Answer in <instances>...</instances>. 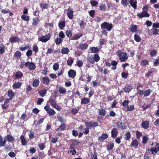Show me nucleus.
I'll return each mask as SVG.
<instances>
[{
    "label": "nucleus",
    "mask_w": 159,
    "mask_h": 159,
    "mask_svg": "<svg viewBox=\"0 0 159 159\" xmlns=\"http://www.w3.org/2000/svg\"><path fill=\"white\" fill-rule=\"evenodd\" d=\"M116 53V54L118 57L120 62H124L128 60V57L126 52H122L121 50H118Z\"/></svg>",
    "instance_id": "f257e3e1"
},
{
    "label": "nucleus",
    "mask_w": 159,
    "mask_h": 159,
    "mask_svg": "<svg viewBox=\"0 0 159 159\" xmlns=\"http://www.w3.org/2000/svg\"><path fill=\"white\" fill-rule=\"evenodd\" d=\"M143 11L140 13H138L137 16L140 18L143 17H148L150 14L148 13V6H145L143 8Z\"/></svg>",
    "instance_id": "f03ea898"
},
{
    "label": "nucleus",
    "mask_w": 159,
    "mask_h": 159,
    "mask_svg": "<svg viewBox=\"0 0 159 159\" xmlns=\"http://www.w3.org/2000/svg\"><path fill=\"white\" fill-rule=\"evenodd\" d=\"M101 29L107 30L108 31H110L113 28V25L111 24L104 22L102 23L101 25Z\"/></svg>",
    "instance_id": "7ed1b4c3"
},
{
    "label": "nucleus",
    "mask_w": 159,
    "mask_h": 159,
    "mask_svg": "<svg viewBox=\"0 0 159 159\" xmlns=\"http://www.w3.org/2000/svg\"><path fill=\"white\" fill-rule=\"evenodd\" d=\"M51 37V34H48L44 36L43 35L40 37V41L46 42L48 41Z\"/></svg>",
    "instance_id": "20e7f679"
},
{
    "label": "nucleus",
    "mask_w": 159,
    "mask_h": 159,
    "mask_svg": "<svg viewBox=\"0 0 159 159\" xmlns=\"http://www.w3.org/2000/svg\"><path fill=\"white\" fill-rule=\"evenodd\" d=\"M44 109L50 115L53 116L56 114L55 111L51 109L48 106L44 107Z\"/></svg>",
    "instance_id": "39448f33"
},
{
    "label": "nucleus",
    "mask_w": 159,
    "mask_h": 159,
    "mask_svg": "<svg viewBox=\"0 0 159 159\" xmlns=\"http://www.w3.org/2000/svg\"><path fill=\"white\" fill-rule=\"evenodd\" d=\"M156 145L154 148H151L150 150V151L153 154L157 153L159 151V144L158 143H156Z\"/></svg>",
    "instance_id": "423d86ee"
},
{
    "label": "nucleus",
    "mask_w": 159,
    "mask_h": 159,
    "mask_svg": "<svg viewBox=\"0 0 159 159\" xmlns=\"http://www.w3.org/2000/svg\"><path fill=\"white\" fill-rule=\"evenodd\" d=\"M67 11V15L68 17L70 19H72L73 17V10L70 8H68L66 10Z\"/></svg>",
    "instance_id": "0eeeda50"
},
{
    "label": "nucleus",
    "mask_w": 159,
    "mask_h": 159,
    "mask_svg": "<svg viewBox=\"0 0 159 159\" xmlns=\"http://www.w3.org/2000/svg\"><path fill=\"white\" fill-rule=\"evenodd\" d=\"M108 137V135L105 133H102L101 135L98 138V140L100 142H102L104 140L107 139Z\"/></svg>",
    "instance_id": "6e6552de"
},
{
    "label": "nucleus",
    "mask_w": 159,
    "mask_h": 159,
    "mask_svg": "<svg viewBox=\"0 0 159 159\" xmlns=\"http://www.w3.org/2000/svg\"><path fill=\"white\" fill-rule=\"evenodd\" d=\"M68 74L69 77L73 78L76 75V72L75 70L71 69L68 72Z\"/></svg>",
    "instance_id": "1a4fd4ad"
},
{
    "label": "nucleus",
    "mask_w": 159,
    "mask_h": 159,
    "mask_svg": "<svg viewBox=\"0 0 159 159\" xmlns=\"http://www.w3.org/2000/svg\"><path fill=\"white\" fill-rule=\"evenodd\" d=\"M118 134L117 129L116 128H114L111 131V137L114 139L117 136Z\"/></svg>",
    "instance_id": "9d476101"
},
{
    "label": "nucleus",
    "mask_w": 159,
    "mask_h": 159,
    "mask_svg": "<svg viewBox=\"0 0 159 159\" xmlns=\"http://www.w3.org/2000/svg\"><path fill=\"white\" fill-rule=\"evenodd\" d=\"M20 139L21 141V144L22 146H25L28 143V141L26 139L24 136L22 135L20 137Z\"/></svg>",
    "instance_id": "9b49d317"
},
{
    "label": "nucleus",
    "mask_w": 159,
    "mask_h": 159,
    "mask_svg": "<svg viewBox=\"0 0 159 159\" xmlns=\"http://www.w3.org/2000/svg\"><path fill=\"white\" fill-rule=\"evenodd\" d=\"M5 138L9 142H12L15 140L14 137L10 134L7 135Z\"/></svg>",
    "instance_id": "f8f14e48"
},
{
    "label": "nucleus",
    "mask_w": 159,
    "mask_h": 159,
    "mask_svg": "<svg viewBox=\"0 0 159 159\" xmlns=\"http://www.w3.org/2000/svg\"><path fill=\"white\" fill-rule=\"evenodd\" d=\"M66 22L64 20H60L58 23V26L60 30H62L65 26Z\"/></svg>",
    "instance_id": "ddd939ff"
},
{
    "label": "nucleus",
    "mask_w": 159,
    "mask_h": 159,
    "mask_svg": "<svg viewBox=\"0 0 159 159\" xmlns=\"http://www.w3.org/2000/svg\"><path fill=\"white\" fill-rule=\"evenodd\" d=\"M129 2L133 7L134 9L136 8L137 2L136 0H129Z\"/></svg>",
    "instance_id": "4468645a"
},
{
    "label": "nucleus",
    "mask_w": 159,
    "mask_h": 159,
    "mask_svg": "<svg viewBox=\"0 0 159 159\" xmlns=\"http://www.w3.org/2000/svg\"><path fill=\"white\" fill-rule=\"evenodd\" d=\"M142 127L144 129H147L149 126V122L148 121H144L142 124Z\"/></svg>",
    "instance_id": "2eb2a0df"
},
{
    "label": "nucleus",
    "mask_w": 159,
    "mask_h": 159,
    "mask_svg": "<svg viewBox=\"0 0 159 159\" xmlns=\"http://www.w3.org/2000/svg\"><path fill=\"white\" fill-rule=\"evenodd\" d=\"M139 144V142L137 139H134L133 140L131 143V145L132 146L134 147L135 148H136Z\"/></svg>",
    "instance_id": "dca6fc26"
},
{
    "label": "nucleus",
    "mask_w": 159,
    "mask_h": 159,
    "mask_svg": "<svg viewBox=\"0 0 159 159\" xmlns=\"http://www.w3.org/2000/svg\"><path fill=\"white\" fill-rule=\"evenodd\" d=\"M58 91L60 93L64 94L66 92V90L65 88L61 86H60L58 88Z\"/></svg>",
    "instance_id": "f3484780"
},
{
    "label": "nucleus",
    "mask_w": 159,
    "mask_h": 159,
    "mask_svg": "<svg viewBox=\"0 0 159 159\" xmlns=\"http://www.w3.org/2000/svg\"><path fill=\"white\" fill-rule=\"evenodd\" d=\"M133 89L132 86L131 85H126L124 88V91L126 93L129 92Z\"/></svg>",
    "instance_id": "a211bd4d"
},
{
    "label": "nucleus",
    "mask_w": 159,
    "mask_h": 159,
    "mask_svg": "<svg viewBox=\"0 0 159 159\" xmlns=\"http://www.w3.org/2000/svg\"><path fill=\"white\" fill-rule=\"evenodd\" d=\"M9 40L10 42H19L20 39L17 36L15 37H11L9 38Z\"/></svg>",
    "instance_id": "6ab92c4d"
},
{
    "label": "nucleus",
    "mask_w": 159,
    "mask_h": 159,
    "mask_svg": "<svg viewBox=\"0 0 159 159\" xmlns=\"http://www.w3.org/2000/svg\"><path fill=\"white\" fill-rule=\"evenodd\" d=\"M89 99L86 98H84L81 100V104H87L89 103Z\"/></svg>",
    "instance_id": "aec40b11"
},
{
    "label": "nucleus",
    "mask_w": 159,
    "mask_h": 159,
    "mask_svg": "<svg viewBox=\"0 0 159 159\" xmlns=\"http://www.w3.org/2000/svg\"><path fill=\"white\" fill-rule=\"evenodd\" d=\"M114 143L112 142L108 143L107 146V150H112L114 147Z\"/></svg>",
    "instance_id": "412c9836"
},
{
    "label": "nucleus",
    "mask_w": 159,
    "mask_h": 159,
    "mask_svg": "<svg viewBox=\"0 0 159 159\" xmlns=\"http://www.w3.org/2000/svg\"><path fill=\"white\" fill-rule=\"evenodd\" d=\"M137 29V25H132L129 29V30L133 32H136Z\"/></svg>",
    "instance_id": "4be33fe9"
},
{
    "label": "nucleus",
    "mask_w": 159,
    "mask_h": 159,
    "mask_svg": "<svg viewBox=\"0 0 159 159\" xmlns=\"http://www.w3.org/2000/svg\"><path fill=\"white\" fill-rule=\"evenodd\" d=\"M61 53L63 54H67L69 51V48L67 47L62 48L61 50Z\"/></svg>",
    "instance_id": "5701e85b"
},
{
    "label": "nucleus",
    "mask_w": 159,
    "mask_h": 159,
    "mask_svg": "<svg viewBox=\"0 0 159 159\" xmlns=\"http://www.w3.org/2000/svg\"><path fill=\"white\" fill-rule=\"evenodd\" d=\"M22 85V84L20 82H18L15 83L13 85V88L14 89H18Z\"/></svg>",
    "instance_id": "b1692460"
},
{
    "label": "nucleus",
    "mask_w": 159,
    "mask_h": 159,
    "mask_svg": "<svg viewBox=\"0 0 159 159\" xmlns=\"http://www.w3.org/2000/svg\"><path fill=\"white\" fill-rule=\"evenodd\" d=\"M23 76V75L22 72L18 71L16 73L15 78L16 79H18L22 77Z\"/></svg>",
    "instance_id": "393cba45"
},
{
    "label": "nucleus",
    "mask_w": 159,
    "mask_h": 159,
    "mask_svg": "<svg viewBox=\"0 0 159 159\" xmlns=\"http://www.w3.org/2000/svg\"><path fill=\"white\" fill-rule=\"evenodd\" d=\"M124 139L125 140H127L129 139L131 137V134L130 132H126L124 135Z\"/></svg>",
    "instance_id": "a878e982"
},
{
    "label": "nucleus",
    "mask_w": 159,
    "mask_h": 159,
    "mask_svg": "<svg viewBox=\"0 0 159 159\" xmlns=\"http://www.w3.org/2000/svg\"><path fill=\"white\" fill-rule=\"evenodd\" d=\"M66 127V125L64 124H62L59 126V128L57 129V130L61 131L65 129Z\"/></svg>",
    "instance_id": "bb28decb"
},
{
    "label": "nucleus",
    "mask_w": 159,
    "mask_h": 159,
    "mask_svg": "<svg viewBox=\"0 0 159 159\" xmlns=\"http://www.w3.org/2000/svg\"><path fill=\"white\" fill-rule=\"evenodd\" d=\"M43 81L44 84H48L49 83L50 80L48 77H45L43 78Z\"/></svg>",
    "instance_id": "cd10ccee"
},
{
    "label": "nucleus",
    "mask_w": 159,
    "mask_h": 159,
    "mask_svg": "<svg viewBox=\"0 0 159 159\" xmlns=\"http://www.w3.org/2000/svg\"><path fill=\"white\" fill-rule=\"evenodd\" d=\"M8 100H5L4 104L2 105V108L4 109H7L8 107Z\"/></svg>",
    "instance_id": "c85d7f7f"
},
{
    "label": "nucleus",
    "mask_w": 159,
    "mask_h": 159,
    "mask_svg": "<svg viewBox=\"0 0 159 159\" xmlns=\"http://www.w3.org/2000/svg\"><path fill=\"white\" fill-rule=\"evenodd\" d=\"M152 92V90L151 89H148L144 91V95L145 97L148 96Z\"/></svg>",
    "instance_id": "c756f323"
},
{
    "label": "nucleus",
    "mask_w": 159,
    "mask_h": 159,
    "mask_svg": "<svg viewBox=\"0 0 159 159\" xmlns=\"http://www.w3.org/2000/svg\"><path fill=\"white\" fill-rule=\"evenodd\" d=\"M88 46L87 44L86 43H82L80 45L79 48L82 50H85L87 48Z\"/></svg>",
    "instance_id": "7c9ffc66"
},
{
    "label": "nucleus",
    "mask_w": 159,
    "mask_h": 159,
    "mask_svg": "<svg viewBox=\"0 0 159 159\" xmlns=\"http://www.w3.org/2000/svg\"><path fill=\"white\" fill-rule=\"evenodd\" d=\"M98 114L102 116H104L106 115V111L105 110L102 108L99 110Z\"/></svg>",
    "instance_id": "2f4dec72"
},
{
    "label": "nucleus",
    "mask_w": 159,
    "mask_h": 159,
    "mask_svg": "<svg viewBox=\"0 0 159 159\" xmlns=\"http://www.w3.org/2000/svg\"><path fill=\"white\" fill-rule=\"evenodd\" d=\"M63 40L62 39L59 38H57L55 39L54 42L56 44H59L62 42Z\"/></svg>",
    "instance_id": "473e14b6"
},
{
    "label": "nucleus",
    "mask_w": 159,
    "mask_h": 159,
    "mask_svg": "<svg viewBox=\"0 0 159 159\" xmlns=\"http://www.w3.org/2000/svg\"><path fill=\"white\" fill-rule=\"evenodd\" d=\"M82 35V34L81 33H79L78 34H75L73 37V39L77 40L81 37Z\"/></svg>",
    "instance_id": "72a5a7b5"
},
{
    "label": "nucleus",
    "mask_w": 159,
    "mask_h": 159,
    "mask_svg": "<svg viewBox=\"0 0 159 159\" xmlns=\"http://www.w3.org/2000/svg\"><path fill=\"white\" fill-rule=\"evenodd\" d=\"M90 49L91 52L93 53H96L99 51L98 48L97 47H91Z\"/></svg>",
    "instance_id": "f704fd0d"
},
{
    "label": "nucleus",
    "mask_w": 159,
    "mask_h": 159,
    "mask_svg": "<svg viewBox=\"0 0 159 159\" xmlns=\"http://www.w3.org/2000/svg\"><path fill=\"white\" fill-rule=\"evenodd\" d=\"M117 126L121 128L122 129H125V125L121 122H119L117 124Z\"/></svg>",
    "instance_id": "c9c22d12"
},
{
    "label": "nucleus",
    "mask_w": 159,
    "mask_h": 159,
    "mask_svg": "<svg viewBox=\"0 0 159 159\" xmlns=\"http://www.w3.org/2000/svg\"><path fill=\"white\" fill-rule=\"evenodd\" d=\"M21 18L23 20L28 21L29 20L30 17L28 16L25 15H23L21 16Z\"/></svg>",
    "instance_id": "e433bc0d"
},
{
    "label": "nucleus",
    "mask_w": 159,
    "mask_h": 159,
    "mask_svg": "<svg viewBox=\"0 0 159 159\" xmlns=\"http://www.w3.org/2000/svg\"><path fill=\"white\" fill-rule=\"evenodd\" d=\"M47 91L46 89H43L40 90V96L44 97L46 94Z\"/></svg>",
    "instance_id": "4c0bfd02"
},
{
    "label": "nucleus",
    "mask_w": 159,
    "mask_h": 159,
    "mask_svg": "<svg viewBox=\"0 0 159 159\" xmlns=\"http://www.w3.org/2000/svg\"><path fill=\"white\" fill-rule=\"evenodd\" d=\"M85 124L86 127L89 129L91 128V127H93L92 121L86 122L85 123Z\"/></svg>",
    "instance_id": "58836bf2"
},
{
    "label": "nucleus",
    "mask_w": 159,
    "mask_h": 159,
    "mask_svg": "<svg viewBox=\"0 0 159 159\" xmlns=\"http://www.w3.org/2000/svg\"><path fill=\"white\" fill-rule=\"evenodd\" d=\"M14 55L16 58L19 59L21 57V54L20 52L17 51L15 53Z\"/></svg>",
    "instance_id": "ea45409f"
},
{
    "label": "nucleus",
    "mask_w": 159,
    "mask_h": 159,
    "mask_svg": "<svg viewBox=\"0 0 159 159\" xmlns=\"http://www.w3.org/2000/svg\"><path fill=\"white\" fill-rule=\"evenodd\" d=\"M39 79H35V80H34V81L33 82V86L34 87L37 86L39 84Z\"/></svg>",
    "instance_id": "a19ab883"
},
{
    "label": "nucleus",
    "mask_w": 159,
    "mask_h": 159,
    "mask_svg": "<svg viewBox=\"0 0 159 159\" xmlns=\"http://www.w3.org/2000/svg\"><path fill=\"white\" fill-rule=\"evenodd\" d=\"M5 52V47L2 44L0 45V54H3Z\"/></svg>",
    "instance_id": "79ce46f5"
},
{
    "label": "nucleus",
    "mask_w": 159,
    "mask_h": 159,
    "mask_svg": "<svg viewBox=\"0 0 159 159\" xmlns=\"http://www.w3.org/2000/svg\"><path fill=\"white\" fill-rule=\"evenodd\" d=\"M157 52L154 50H152L150 52V55L152 57H153L157 55Z\"/></svg>",
    "instance_id": "37998d69"
},
{
    "label": "nucleus",
    "mask_w": 159,
    "mask_h": 159,
    "mask_svg": "<svg viewBox=\"0 0 159 159\" xmlns=\"http://www.w3.org/2000/svg\"><path fill=\"white\" fill-rule=\"evenodd\" d=\"M59 64L57 63H56L54 64L53 66V69L54 70L56 71L59 69Z\"/></svg>",
    "instance_id": "c03bdc74"
},
{
    "label": "nucleus",
    "mask_w": 159,
    "mask_h": 159,
    "mask_svg": "<svg viewBox=\"0 0 159 159\" xmlns=\"http://www.w3.org/2000/svg\"><path fill=\"white\" fill-rule=\"evenodd\" d=\"M148 138L146 136H144L143 137L142 143L143 144H145L148 142Z\"/></svg>",
    "instance_id": "a18cd8bd"
},
{
    "label": "nucleus",
    "mask_w": 159,
    "mask_h": 159,
    "mask_svg": "<svg viewBox=\"0 0 159 159\" xmlns=\"http://www.w3.org/2000/svg\"><path fill=\"white\" fill-rule=\"evenodd\" d=\"M129 102L128 100H125L124 101V102L122 103V105L125 107H126V108L128 106V104L129 103Z\"/></svg>",
    "instance_id": "49530a36"
},
{
    "label": "nucleus",
    "mask_w": 159,
    "mask_h": 159,
    "mask_svg": "<svg viewBox=\"0 0 159 159\" xmlns=\"http://www.w3.org/2000/svg\"><path fill=\"white\" fill-rule=\"evenodd\" d=\"M89 61L91 63L93 64L94 62V57L93 56H90L87 58Z\"/></svg>",
    "instance_id": "de8ad7c7"
},
{
    "label": "nucleus",
    "mask_w": 159,
    "mask_h": 159,
    "mask_svg": "<svg viewBox=\"0 0 159 159\" xmlns=\"http://www.w3.org/2000/svg\"><path fill=\"white\" fill-rule=\"evenodd\" d=\"M29 68L31 70H34L35 68V65L33 63H30L29 66Z\"/></svg>",
    "instance_id": "09e8293b"
},
{
    "label": "nucleus",
    "mask_w": 159,
    "mask_h": 159,
    "mask_svg": "<svg viewBox=\"0 0 159 159\" xmlns=\"http://www.w3.org/2000/svg\"><path fill=\"white\" fill-rule=\"evenodd\" d=\"M149 63V61L147 60H143L141 62V65L143 66H145L148 65Z\"/></svg>",
    "instance_id": "8fccbe9b"
},
{
    "label": "nucleus",
    "mask_w": 159,
    "mask_h": 159,
    "mask_svg": "<svg viewBox=\"0 0 159 159\" xmlns=\"http://www.w3.org/2000/svg\"><path fill=\"white\" fill-rule=\"evenodd\" d=\"M99 9L103 11H105L106 10L107 7L105 4H102V5L100 6Z\"/></svg>",
    "instance_id": "3c124183"
},
{
    "label": "nucleus",
    "mask_w": 159,
    "mask_h": 159,
    "mask_svg": "<svg viewBox=\"0 0 159 159\" xmlns=\"http://www.w3.org/2000/svg\"><path fill=\"white\" fill-rule=\"evenodd\" d=\"M15 95L14 92L12 90H9L8 91V96L10 98H12Z\"/></svg>",
    "instance_id": "603ef678"
},
{
    "label": "nucleus",
    "mask_w": 159,
    "mask_h": 159,
    "mask_svg": "<svg viewBox=\"0 0 159 159\" xmlns=\"http://www.w3.org/2000/svg\"><path fill=\"white\" fill-rule=\"evenodd\" d=\"M90 3L91 5L93 7H95L98 4V2L95 0H91L90 1Z\"/></svg>",
    "instance_id": "864d4df0"
},
{
    "label": "nucleus",
    "mask_w": 159,
    "mask_h": 159,
    "mask_svg": "<svg viewBox=\"0 0 159 159\" xmlns=\"http://www.w3.org/2000/svg\"><path fill=\"white\" fill-rule=\"evenodd\" d=\"M134 37L135 40L137 42H139L140 41L141 38L139 35L135 34L134 35Z\"/></svg>",
    "instance_id": "5fc2aeb1"
},
{
    "label": "nucleus",
    "mask_w": 159,
    "mask_h": 159,
    "mask_svg": "<svg viewBox=\"0 0 159 159\" xmlns=\"http://www.w3.org/2000/svg\"><path fill=\"white\" fill-rule=\"evenodd\" d=\"M94 61L96 62H98L100 59V57L99 55L98 54H95L94 55Z\"/></svg>",
    "instance_id": "6e6d98bb"
},
{
    "label": "nucleus",
    "mask_w": 159,
    "mask_h": 159,
    "mask_svg": "<svg viewBox=\"0 0 159 159\" xmlns=\"http://www.w3.org/2000/svg\"><path fill=\"white\" fill-rule=\"evenodd\" d=\"M29 48L27 45L22 46L20 48V50L21 51H24Z\"/></svg>",
    "instance_id": "4d7b16f0"
},
{
    "label": "nucleus",
    "mask_w": 159,
    "mask_h": 159,
    "mask_svg": "<svg viewBox=\"0 0 159 159\" xmlns=\"http://www.w3.org/2000/svg\"><path fill=\"white\" fill-rule=\"evenodd\" d=\"M136 135L137 139H139L142 136V134L139 131H137L136 132Z\"/></svg>",
    "instance_id": "13d9d810"
},
{
    "label": "nucleus",
    "mask_w": 159,
    "mask_h": 159,
    "mask_svg": "<svg viewBox=\"0 0 159 159\" xmlns=\"http://www.w3.org/2000/svg\"><path fill=\"white\" fill-rule=\"evenodd\" d=\"M34 133L33 131H30L29 132V138L30 139H33L34 136Z\"/></svg>",
    "instance_id": "bf43d9fd"
},
{
    "label": "nucleus",
    "mask_w": 159,
    "mask_h": 159,
    "mask_svg": "<svg viewBox=\"0 0 159 159\" xmlns=\"http://www.w3.org/2000/svg\"><path fill=\"white\" fill-rule=\"evenodd\" d=\"M134 109V105L128 106L127 107L126 110L128 111H133Z\"/></svg>",
    "instance_id": "052dcab7"
},
{
    "label": "nucleus",
    "mask_w": 159,
    "mask_h": 159,
    "mask_svg": "<svg viewBox=\"0 0 159 159\" xmlns=\"http://www.w3.org/2000/svg\"><path fill=\"white\" fill-rule=\"evenodd\" d=\"M74 62L72 58H69L67 61V64L69 66H71Z\"/></svg>",
    "instance_id": "680f3d73"
},
{
    "label": "nucleus",
    "mask_w": 159,
    "mask_h": 159,
    "mask_svg": "<svg viewBox=\"0 0 159 159\" xmlns=\"http://www.w3.org/2000/svg\"><path fill=\"white\" fill-rule=\"evenodd\" d=\"M79 111V109L77 108H72L71 110V112L73 114H75L77 113Z\"/></svg>",
    "instance_id": "e2e57ef3"
},
{
    "label": "nucleus",
    "mask_w": 159,
    "mask_h": 159,
    "mask_svg": "<svg viewBox=\"0 0 159 159\" xmlns=\"http://www.w3.org/2000/svg\"><path fill=\"white\" fill-rule=\"evenodd\" d=\"M66 34L68 37H71L72 35L71 31L69 30H66Z\"/></svg>",
    "instance_id": "0e129e2a"
},
{
    "label": "nucleus",
    "mask_w": 159,
    "mask_h": 159,
    "mask_svg": "<svg viewBox=\"0 0 159 159\" xmlns=\"http://www.w3.org/2000/svg\"><path fill=\"white\" fill-rule=\"evenodd\" d=\"M129 0H121V4L123 5L126 6L128 4V1L129 2Z\"/></svg>",
    "instance_id": "69168bd1"
},
{
    "label": "nucleus",
    "mask_w": 159,
    "mask_h": 159,
    "mask_svg": "<svg viewBox=\"0 0 159 159\" xmlns=\"http://www.w3.org/2000/svg\"><path fill=\"white\" fill-rule=\"evenodd\" d=\"M151 104L146 105V104H144V105L142 106V108L144 110H146L148 108H150L151 107Z\"/></svg>",
    "instance_id": "338daca9"
},
{
    "label": "nucleus",
    "mask_w": 159,
    "mask_h": 159,
    "mask_svg": "<svg viewBox=\"0 0 159 159\" xmlns=\"http://www.w3.org/2000/svg\"><path fill=\"white\" fill-rule=\"evenodd\" d=\"M49 101L51 105L53 107L57 104L55 101L53 99H50Z\"/></svg>",
    "instance_id": "774afa93"
}]
</instances>
